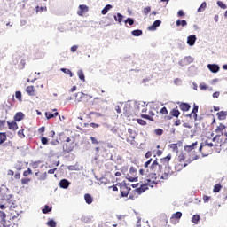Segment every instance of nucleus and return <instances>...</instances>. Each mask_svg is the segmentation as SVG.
Segmentation results:
<instances>
[{"mask_svg":"<svg viewBox=\"0 0 227 227\" xmlns=\"http://www.w3.org/2000/svg\"><path fill=\"white\" fill-rule=\"evenodd\" d=\"M169 160H171V154H168L166 157L161 158L160 160V163L157 160H154L149 168L148 171V178H150L153 184H156L157 182H160V173H162L163 169H166L168 166H169Z\"/></svg>","mask_w":227,"mask_h":227,"instance_id":"1","label":"nucleus"},{"mask_svg":"<svg viewBox=\"0 0 227 227\" xmlns=\"http://www.w3.org/2000/svg\"><path fill=\"white\" fill-rule=\"evenodd\" d=\"M146 178L145 179V184H141L140 187L137 188L135 190V192L138 194H143L145 191H147L148 187H155L157 184L160 181H156V183H153L150 177H148V170L145 172Z\"/></svg>","mask_w":227,"mask_h":227,"instance_id":"2","label":"nucleus"},{"mask_svg":"<svg viewBox=\"0 0 227 227\" xmlns=\"http://www.w3.org/2000/svg\"><path fill=\"white\" fill-rule=\"evenodd\" d=\"M199 152H200L203 157H208V155L212 154L214 149L212 147V142H210V139L205 140L200 144Z\"/></svg>","mask_w":227,"mask_h":227,"instance_id":"3","label":"nucleus"},{"mask_svg":"<svg viewBox=\"0 0 227 227\" xmlns=\"http://www.w3.org/2000/svg\"><path fill=\"white\" fill-rule=\"evenodd\" d=\"M136 130L132 128H129L124 132L121 133V139L127 141L129 145H134L136 143Z\"/></svg>","mask_w":227,"mask_h":227,"instance_id":"4","label":"nucleus"},{"mask_svg":"<svg viewBox=\"0 0 227 227\" xmlns=\"http://www.w3.org/2000/svg\"><path fill=\"white\" fill-rule=\"evenodd\" d=\"M196 148H198V141L193 142L190 145H184V152L192 156V160H197V159H200L198 154H196Z\"/></svg>","mask_w":227,"mask_h":227,"instance_id":"5","label":"nucleus"},{"mask_svg":"<svg viewBox=\"0 0 227 227\" xmlns=\"http://www.w3.org/2000/svg\"><path fill=\"white\" fill-rule=\"evenodd\" d=\"M212 144L213 150H216V152H221V148H223V141H221V135H216L210 140Z\"/></svg>","mask_w":227,"mask_h":227,"instance_id":"6","label":"nucleus"},{"mask_svg":"<svg viewBox=\"0 0 227 227\" xmlns=\"http://www.w3.org/2000/svg\"><path fill=\"white\" fill-rule=\"evenodd\" d=\"M75 147V145L74 144V140H72V138L67 137L63 144V150L64 152H67L70 153L74 150V148Z\"/></svg>","mask_w":227,"mask_h":227,"instance_id":"7","label":"nucleus"},{"mask_svg":"<svg viewBox=\"0 0 227 227\" xmlns=\"http://www.w3.org/2000/svg\"><path fill=\"white\" fill-rule=\"evenodd\" d=\"M126 178L129 180V182H137V169H136L134 167H130Z\"/></svg>","mask_w":227,"mask_h":227,"instance_id":"8","label":"nucleus"},{"mask_svg":"<svg viewBox=\"0 0 227 227\" xmlns=\"http://www.w3.org/2000/svg\"><path fill=\"white\" fill-rule=\"evenodd\" d=\"M2 201H5V205H7L9 208H15V198L10 193V191Z\"/></svg>","mask_w":227,"mask_h":227,"instance_id":"9","label":"nucleus"},{"mask_svg":"<svg viewBox=\"0 0 227 227\" xmlns=\"http://www.w3.org/2000/svg\"><path fill=\"white\" fill-rule=\"evenodd\" d=\"M0 221L3 224V227H13L12 221H6V213L0 211Z\"/></svg>","mask_w":227,"mask_h":227,"instance_id":"10","label":"nucleus"},{"mask_svg":"<svg viewBox=\"0 0 227 227\" xmlns=\"http://www.w3.org/2000/svg\"><path fill=\"white\" fill-rule=\"evenodd\" d=\"M178 162H179V164H178L179 169H184V168L188 166L189 162H191V161L185 160V155L182 153L178 156Z\"/></svg>","mask_w":227,"mask_h":227,"instance_id":"11","label":"nucleus"},{"mask_svg":"<svg viewBox=\"0 0 227 227\" xmlns=\"http://www.w3.org/2000/svg\"><path fill=\"white\" fill-rule=\"evenodd\" d=\"M78 8L77 15H79V17H82L84 13H88V12H90V7L86 4H81Z\"/></svg>","mask_w":227,"mask_h":227,"instance_id":"12","label":"nucleus"},{"mask_svg":"<svg viewBox=\"0 0 227 227\" xmlns=\"http://www.w3.org/2000/svg\"><path fill=\"white\" fill-rule=\"evenodd\" d=\"M120 192L123 198H127L129 192H130V188H129L127 184H121L120 186Z\"/></svg>","mask_w":227,"mask_h":227,"instance_id":"13","label":"nucleus"},{"mask_svg":"<svg viewBox=\"0 0 227 227\" xmlns=\"http://www.w3.org/2000/svg\"><path fill=\"white\" fill-rule=\"evenodd\" d=\"M8 192H10V189H8V187H6V185L2 184L0 186V200H3L6 197Z\"/></svg>","mask_w":227,"mask_h":227,"instance_id":"14","label":"nucleus"},{"mask_svg":"<svg viewBox=\"0 0 227 227\" xmlns=\"http://www.w3.org/2000/svg\"><path fill=\"white\" fill-rule=\"evenodd\" d=\"M182 218V212H176L172 215L170 217L171 223H176V221H179Z\"/></svg>","mask_w":227,"mask_h":227,"instance_id":"15","label":"nucleus"},{"mask_svg":"<svg viewBox=\"0 0 227 227\" xmlns=\"http://www.w3.org/2000/svg\"><path fill=\"white\" fill-rule=\"evenodd\" d=\"M178 116H180V111L178 110V107H176L170 111V116L168 119L171 120V118H178Z\"/></svg>","mask_w":227,"mask_h":227,"instance_id":"16","label":"nucleus"},{"mask_svg":"<svg viewBox=\"0 0 227 227\" xmlns=\"http://www.w3.org/2000/svg\"><path fill=\"white\" fill-rule=\"evenodd\" d=\"M207 68L213 74H217V72H219V66L217 64H208Z\"/></svg>","mask_w":227,"mask_h":227,"instance_id":"17","label":"nucleus"},{"mask_svg":"<svg viewBox=\"0 0 227 227\" xmlns=\"http://www.w3.org/2000/svg\"><path fill=\"white\" fill-rule=\"evenodd\" d=\"M153 116H155V113H153V111H150L149 115L142 114L141 118H144L145 120H150L151 121H155V119H153Z\"/></svg>","mask_w":227,"mask_h":227,"instance_id":"18","label":"nucleus"},{"mask_svg":"<svg viewBox=\"0 0 227 227\" xmlns=\"http://www.w3.org/2000/svg\"><path fill=\"white\" fill-rule=\"evenodd\" d=\"M88 97V94H84V92H78L75 95V100L77 102H82V99L86 98Z\"/></svg>","mask_w":227,"mask_h":227,"instance_id":"19","label":"nucleus"},{"mask_svg":"<svg viewBox=\"0 0 227 227\" xmlns=\"http://www.w3.org/2000/svg\"><path fill=\"white\" fill-rule=\"evenodd\" d=\"M161 23L162 22L159 20H155L153 25L148 27V30L149 31H155V29H157V27H159V26H160Z\"/></svg>","mask_w":227,"mask_h":227,"instance_id":"20","label":"nucleus"},{"mask_svg":"<svg viewBox=\"0 0 227 227\" xmlns=\"http://www.w3.org/2000/svg\"><path fill=\"white\" fill-rule=\"evenodd\" d=\"M224 130H226V126L223 123H220L219 126H217L215 132L216 134H222V136L224 134Z\"/></svg>","mask_w":227,"mask_h":227,"instance_id":"21","label":"nucleus"},{"mask_svg":"<svg viewBox=\"0 0 227 227\" xmlns=\"http://www.w3.org/2000/svg\"><path fill=\"white\" fill-rule=\"evenodd\" d=\"M26 92L27 93V95H29L30 97H35V86L33 85H30V86H27L26 88Z\"/></svg>","mask_w":227,"mask_h":227,"instance_id":"22","label":"nucleus"},{"mask_svg":"<svg viewBox=\"0 0 227 227\" xmlns=\"http://www.w3.org/2000/svg\"><path fill=\"white\" fill-rule=\"evenodd\" d=\"M69 185H70V182H68V180H67V179H62L59 182V186L62 189H68Z\"/></svg>","mask_w":227,"mask_h":227,"instance_id":"23","label":"nucleus"},{"mask_svg":"<svg viewBox=\"0 0 227 227\" xmlns=\"http://www.w3.org/2000/svg\"><path fill=\"white\" fill-rule=\"evenodd\" d=\"M179 109H181V111H189V109H191V105H189V103H181L179 105Z\"/></svg>","mask_w":227,"mask_h":227,"instance_id":"24","label":"nucleus"},{"mask_svg":"<svg viewBox=\"0 0 227 227\" xmlns=\"http://www.w3.org/2000/svg\"><path fill=\"white\" fill-rule=\"evenodd\" d=\"M84 200L87 205H91L93 203V197L90 193L84 195Z\"/></svg>","mask_w":227,"mask_h":227,"instance_id":"25","label":"nucleus"},{"mask_svg":"<svg viewBox=\"0 0 227 227\" xmlns=\"http://www.w3.org/2000/svg\"><path fill=\"white\" fill-rule=\"evenodd\" d=\"M172 174H173V173L171 172V170L165 171V172L161 175L160 180H168V179L171 176Z\"/></svg>","mask_w":227,"mask_h":227,"instance_id":"26","label":"nucleus"},{"mask_svg":"<svg viewBox=\"0 0 227 227\" xmlns=\"http://www.w3.org/2000/svg\"><path fill=\"white\" fill-rule=\"evenodd\" d=\"M218 120H226L227 111H220L216 114Z\"/></svg>","mask_w":227,"mask_h":227,"instance_id":"27","label":"nucleus"},{"mask_svg":"<svg viewBox=\"0 0 227 227\" xmlns=\"http://www.w3.org/2000/svg\"><path fill=\"white\" fill-rule=\"evenodd\" d=\"M187 43L191 46L194 45V43H196V35L188 36Z\"/></svg>","mask_w":227,"mask_h":227,"instance_id":"28","label":"nucleus"},{"mask_svg":"<svg viewBox=\"0 0 227 227\" xmlns=\"http://www.w3.org/2000/svg\"><path fill=\"white\" fill-rule=\"evenodd\" d=\"M15 121H20L21 120H24V114L22 112H18L14 115Z\"/></svg>","mask_w":227,"mask_h":227,"instance_id":"29","label":"nucleus"},{"mask_svg":"<svg viewBox=\"0 0 227 227\" xmlns=\"http://www.w3.org/2000/svg\"><path fill=\"white\" fill-rule=\"evenodd\" d=\"M58 114H59L58 112H55L54 114H52L51 112L45 113V116H46L47 120H51V118H56V116H58Z\"/></svg>","mask_w":227,"mask_h":227,"instance_id":"30","label":"nucleus"},{"mask_svg":"<svg viewBox=\"0 0 227 227\" xmlns=\"http://www.w3.org/2000/svg\"><path fill=\"white\" fill-rule=\"evenodd\" d=\"M77 75H78L80 81H82V82H84V81H86V78L84 76V72L82 71V69L78 70Z\"/></svg>","mask_w":227,"mask_h":227,"instance_id":"31","label":"nucleus"},{"mask_svg":"<svg viewBox=\"0 0 227 227\" xmlns=\"http://www.w3.org/2000/svg\"><path fill=\"white\" fill-rule=\"evenodd\" d=\"M8 127L11 130H17V129H19V126L17 125V122H15V121L8 122Z\"/></svg>","mask_w":227,"mask_h":227,"instance_id":"32","label":"nucleus"},{"mask_svg":"<svg viewBox=\"0 0 227 227\" xmlns=\"http://www.w3.org/2000/svg\"><path fill=\"white\" fill-rule=\"evenodd\" d=\"M113 8V5L107 4L104 7V9L101 11L102 15H107V12Z\"/></svg>","mask_w":227,"mask_h":227,"instance_id":"33","label":"nucleus"},{"mask_svg":"<svg viewBox=\"0 0 227 227\" xmlns=\"http://www.w3.org/2000/svg\"><path fill=\"white\" fill-rule=\"evenodd\" d=\"M192 113L193 114V120H198V106L194 105L193 106V109L192 111Z\"/></svg>","mask_w":227,"mask_h":227,"instance_id":"34","label":"nucleus"},{"mask_svg":"<svg viewBox=\"0 0 227 227\" xmlns=\"http://www.w3.org/2000/svg\"><path fill=\"white\" fill-rule=\"evenodd\" d=\"M176 26L177 27L182 26L183 27H185V26H187V21L185 20H177L176 22Z\"/></svg>","mask_w":227,"mask_h":227,"instance_id":"35","label":"nucleus"},{"mask_svg":"<svg viewBox=\"0 0 227 227\" xmlns=\"http://www.w3.org/2000/svg\"><path fill=\"white\" fill-rule=\"evenodd\" d=\"M124 116H126L127 118H130V116H132V112L130 111V107H125L124 108Z\"/></svg>","mask_w":227,"mask_h":227,"instance_id":"36","label":"nucleus"},{"mask_svg":"<svg viewBox=\"0 0 227 227\" xmlns=\"http://www.w3.org/2000/svg\"><path fill=\"white\" fill-rule=\"evenodd\" d=\"M52 211V207H50L49 205H45L44 208L42 209L43 214H49V212Z\"/></svg>","mask_w":227,"mask_h":227,"instance_id":"37","label":"nucleus"},{"mask_svg":"<svg viewBox=\"0 0 227 227\" xmlns=\"http://www.w3.org/2000/svg\"><path fill=\"white\" fill-rule=\"evenodd\" d=\"M6 141V133L0 132V145H3Z\"/></svg>","mask_w":227,"mask_h":227,"instance_id":"38","label":"nucleus"},{"mask_svg":"<svg viewBox=\"0 0 227 227\" xmlns=\"http://www.w3.org/2000/svg\"><path fill=\"white\" fill-rule=\"evenodd\" d=\"M131 35L133 36H141V35H143V30H139V29H137V30H133L131 32Z\"/></svg>","mask_w":227,"mask_h":227,"instance_id":"39","label":"nucleus"},{"mask_svg":"<svg viewBox=\"0 0 227 227\" xmlns=\"http://www.w3.org/2000/svg\"><path fill=\"white\" fill-rule=\"evenodd\" d=\"M200 215H195L192 216V222L194 223V224H198V223H200Z\"/></svg>","mask_w":227,"mask_h":227,"instance_id":"40","label":"nucleus"},{"mask_svg":"<svg viewBox=\"0 0 227 227\" xmlns=\"http://www.w3.org/2000/svg\"><path fill=\"white\" fill-rule=\"evenodd\" d=\"M61 72H63L64 74H67L70 77H74V74L72 73V71H70V69L61 68Z\"/></svg>","mask_w":227,"mask_h":227,"instance_id":"41","label":"nucleus"},{"mask_svg":"<svg viewBox=\"0 0 227 227\" xmlns=\"http://www.w3.org/2000/svg\"><path fill=\"white\" fill-rule=\"evenodd\" d=\"M35 12H36V13H42V12H47V7L36 6Z\"/></svg>","mask_w":227,"mask_h":227,"instance_id":"42","label":"nucleus"},{"mask_svg":"<svg viewBox=\"0 0 227 227\" xmlns=\"http://www.w3.org/2000/svg\"><path fill=\"white\" fill-rule=\"evenodd\" d=\"M15 98H17V100H19V102H22V92L16 91Z\"/></svg>","mask_w":227,"mask_h":227,"instance_id":"43","label":"nucleus"},{"mask_svg":"<svg viewBox=\"0 0 227 227\" xmlns=\"http://www.w3.org/2000/svg\"><path fill=\"white\" fill-rule=\"evenodd\" d=\"M89 125H90V127H92V129H98V127H100V124H97L95 122H92L90 124L85 123L84 127H89Z\"/></svg>","mask_w":227,"mask_h":227,"instance_id":"44","label":"nucleus"},{"mask_svg":"<svg viewBox=\"0 0 227 227\" xmlns=\"http://www.w3.org/2000/svg\"><path fill=\"white\" fill-rule=\"evenodd\" d=\"M29 175H33V171L31 170V168H28L27 170L23 172V176H25L26 178L29 176Z\"/></svg>","mask_w":227,"mask_h":227,"instance_id":"45","label":"nucleus"},{"mask_svg":"<svg viewBox=\"0 0 227 227\" xmlns=\"http://www.w3.org/2000/svg\"><path fill=\"white\" fill-rule=\"evenodd\" d=\"M114 20L117 22H121V20H123V16L121 15V13L118 12L117 16H114Z\"/></svg>","mask_w":227,"mask_h":227,"instance_id":"46","label":"nucleus"},{"mask_svg":"<svg viewBox=\"0 0 227 227\" xmlns=\"http://www.w3.org/2000/svg\"><path fill=\"white\" fill-rule=\"evenodd\" d=\"M223 189V186L219 184H215L213 189V192H219Z\"/></svg>","mask_w":227,"mask_h":227,"instance_id":"47","label":"nucleus"},{"mask_svg":"<svg viewBox=\"0 0 227 227\" xmlns=\"http://www.w3.org/2000/svg\"><path fill=\"white\" fill-rule=\"evenodd\" d=\"M205 8H207V2H203L201 5L198 8V12H204Z\"/></svg>","mask_w":227,"mask_h":227,"instance_id":"48","label":"nucleus"},{"mask_svg":"<svg viewBox=\"0 0 227 227\" xmlns=\"http://www.w3.org/2000/svg\"><path fill=\"white\" fill-rule=\"evenodd\" d=\"M4 127H6V121L0 120V130H4Z\"/></svg>","mask_w":227,"mask_h":227,"instance_id":"49","label":"nucleus"},{"mask_svg":"<svg viewBox=\"0 0 227 227\" xmlns=\"http://www.w3.org/2000/svg\"><path fill=\"white\" fill-rule=\"evenodd\" d=\"M169 146L173 152H178V144H170Z\"/></svg>","mask_w":227,"mask_h":227,"instance_id":"50","label":"nucleus"},{"mask_svg":"<svg viewBox=\"0 0 227 227\" xmlns=\"http://www.w3.org/2000/svg\"><path fill=\"white\" fill-rule=\"evenodd\" d=\"M217 5L222 8V10H226L227 6L224 3H223L222 1H217Z\"/></svg>","mask_w":227,"mask_h":227,"instance_id":"51","label":"nucleus"},{"mask_svg":"<svg viewBox=\"0 0 227 227\" xmlns=\"http://www.w3.org/2000/svg\"><path fill=\"white\" fill-rule=\"evenodd\" d=\"M125 24H129V26H134V19H132V18H128V19L125 20Z\"/></svg>","mask_w":227,"mask_h":227,"instance_id":"52","label":"nucleus"},{"mask_svg":"<svg viewBox=\"0 0 227 227\" xmlns=\"http://www.w3.org/2000/svg\"><path fill=\"white\" fill-rule=\"evenodd\" d=\"M202 200H203L204 203H208V201H210V200H212V197L207 196V195H203Z\"/></svg>","mask_w":227,"mask_h":227,"instance_id":"53","label":"nucleus"},{"mask_svg":"<svg viewBox=\"0 0 227 227\" xmlns=\"http://www.w3.org/2000/svg\"><path fill=\"white\" fill-rule=\"evenodd\" d=\"M56 222H54V220H50L47 222V226L49 227H56Z\"/></svg>","mask_w":227,"mask_h":227,"instance_id":"54","label":"nucleus"},{"mask_svg":"<svg viewBox=\"0 0 227 227\" xmlns=\"http://www.w3.org/2000/svg\"><path fill=\"white\" fill-rule=\"evenodd\" d=\"M154 133L156 136H162V134H164V130H162V129H157L154 130Z\"/></svg>","mask_w":227,"mask_h":227,"instance_id":"55","label":"nucleus"},{"mask_svg":"<svg viewBox=\"0 0 227 227\" xmlns=\"http://www.w3.org/2000/svg\"><path fill=\"white\" fill-rule=\"evenodd\" d=\"M150 164H152V158L149 159L145 164H144V168H147L146 171H148V169H150V168H148L150 166Z\"/></svg>","mask_w":227,"mask_h":227,"instance_id":"56","label":"nucleus"},{"mask_svg":"<svg viewBox=\"0 0 227 227\" xmlns=\"http://www.w3.org/2000/svg\"><path fill=\"white\" fill-rule=\"evenodd\" d=\"M41 143H42V145H48L49 144V140L47 139V137H43L41 138Z\"/></svg>","mask_w":227,"mask_h":227,"instance_id":"57","label":"nucleus"},{"mask_svg":"<svg viewBox=\"0 0 227 227\" xmlns=\"http://www.w3.org/2000/svg\"><path fill=\"white\" fill-rule=\"evenodd\" d=\"M160 114H168V108H166V106H163L160 110Z\"/></svg>","mask_w":227,"mask_h":227,"instance_id":"58","label":"nucleus"},{"mask_svg":"<svg viewBox=\"0 0 227 227\" xmlns=\"http://www.w3.org/2000/svg\"><path fill=\"white\" fill-rule=\"evenodd\" d=\"M137 122L139 125H146V121L143 120V119H137Z\"/></svg>","mask_w":227,"mask_h":227,"instance_id":"59","label":"nucleus"},{"mask_svg":"<svg viewBox=\"0 0 227 227\" xmlns=\"http://www.w3.org/2000/svg\"><path fill=\"white\" fill-rule=\"evenodd\" d=\"M199 88L202 90H208V86H207L205 83H200Z\"/></svg>","mask_w":227,"mask_h":227,"instance_id":"60","label":"nucleus"},{"mask_svg":"<svg viewBox=\"0 0 227 227\" xmlns=\"http://www.w3.org/2000/svg\"><path fill=\"white\" fill-rule=\"evenodd\" d=\"M90 139L92 145H98V140H97V138H95L94 137H90Z\"/></svg>","mask_w":227,"mask_h":227,"instance_id":"61","label":"nucleus"},{"mask_svg":"<svg viewBox=\"0 0 227 227\" xmlns=\"http://www.w3.org/2000/svg\"><path fill=\"white\" fill-rule=\"evenodd\" d=\"M47 178V172H44L39 176V180H46Z\"/></svg>","mask_w":227,"mask_h":227,"instance_id":"62","label":"nucleus"},{"mask_svg":"<svg viewBox=\"0 0 227 227\" xmlns=\"http://www.w3.org/2000/svg\"><path fill=\"white\" fill-rule=\"evenodd\" d=\"M150 12H152V8H151V7H145V8H144V13H145V15H148V13H149Z\"/></svg>","mask_w":227,"mask_h":227,"instance_id":"63","label":"nucleus"},{"mask_svg":"<svg viewBox=\"0 0 227 227\" xmlns=\"http://www.w3.org/2000/svg\"><path fill=\"white\" fill-rule=\"evenodd\" d=\"M29 182H31V179H29V178L21 179V184H29Z\"/></svg>","mask_w":227,"mask_h":227,"instance_id":"64","label":"nucleus"}]
</instances>
